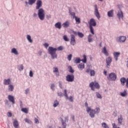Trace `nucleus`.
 <instances>
[{
  "label": "nucleus",
  "instance_id": "obj_9",
  "mask_svg": "<svg viewBox=\"0 0 128 128\" xmlns=\"http://www.w3.org/2000/svg\"><path fill=\"white\" fill-rule=\"evenodd\" d=\"M42 6V2L41 0H38L36 2V10H40V8Z\"/></svg>",
  "mask_w": 128,
  "mask_h": 128
},
{
  "label": "nucleus",
  "instance_id": "obj_31",
  "mask_svg": "<svg viewBox=\"0 0 128 128\" xmlns=\"http://www.w3.org/2000/svg\"><path fill=\"white\" fill-rule=\"evenodd\" d=\"M85 106L86 108V112H89L90 110V107L88 106V102H85Z\"/></svg>",
  "mask_w": 128,
  "mask_h": 128
},
{
  "label": "nucleus",
  "instance_id": "obj_30",
  "mask_svg": "<svg viewBox=\"0 0 128 128\" xmlns=\"http://www.w3.org/2000/svg\"><path fill=\"white\" fill-rule=\"evenodd\" d=\"M24 120L25 122H26L27 124H32V122L28 118H25L24 119Z\"/></svg>",
  "mask_w": 128,
  "mask_h": 128
},
{
  "label": "nucleus",
  "instance_id": "obj_37",
  "mask_svg": "<svg viewBox=\"0 0 128 128\" xmlns=\"http://www.w3.org/2000/svg\"><path fill=\"white\" fill-rule=\"evenodd\" d=\"M58 104H60V102H58V100H56L55 101H54V104L53 105V106L54 108H56V106H58Z\"/></svg>",
  "mask_w": 128,
  "mask_h": 128
},
{
  "label": "nucleus",
  "instance_id": "obj_15",
  "mask_svg": "<svg viewBox=\"0 0 128 128\" xmlns=\"http://www.w3.org/2000/svg\"><path fill=\"white\" fill-rule=\"evenodd\" d=\"M124 120V118H122V115H120L118 116V124L120 126H122V120Z\"/></svg>",
  "mask_w": 128,
  "mask_h": 128
},
{
  "label": "nucleus",
  "instance_id": "obj_1",
  "mask_svg": "<svg viewBox=\"0 0 128 128\" xmlns=\"http://www.w3.org/2000/svg\"><path fill=\"white\" fill-rule=\"evenodd\" d=\"M64 48L62 46H60L57 48H54L52 46H50L48 48V54H50L52 60L58 58V54H56V50H64Z\"/></svg>",
  "mask_w": 128,
  "mask_h": 128
},
{
  "label": "nucleus",
  "instance_id": "obj_50",
  "mask_svg": "<svg viewBox=\"0 0 128 128\" xmlns=\"http://www.w3.org/2000/svg\"><path fill=\"white\" fill-rule=\"evenodd\" d=\"M94 86L96 88H100V84H98V82L95 83Z\"/></svg>",
  "mask_w": 128,
  "mask_h": 128
},
{
  "label": "nucleus",
  "instance_id": "obj_19",
  "mask_svg": "<svg viewBox=\"0 0 128 128\" xmlns=\"http://www.w3.org/2000/svg\"><path fill=\"white\" fill-rule=\"evenodd\" d=\"M68 12H69V14L70 16H72L73 18H75L76 16V13H74V12H72V8H68Z\"/></svg>",
  "mask_w": 128,
  "mask_h": 128
},
{
  "label": "nucleus",
  "instance_id": "obj_47",
  "mask_svg": "<svg viewBox=\"0 0 128 128\" xmlns=\"http://www.w3.org/2000/svg\"><path fill=\"white\" fill-rule=\"evenodd\" d=\"M63 39L65 42H70V39H68V36L66 35L63 36Z\"/></svg>",
  "mask_w": 128,
  "mask_h": 128
},
{
  "label": "nucleus",
  "instance_id": "obj_54",
  "mask_svg": "<svg viewBox=\"0 0 128 128\" xmlns=\"http://www.w3.org/2000/svg\"><path fill=\"white\" fill-rule=\"evenodd\" d=\"M7 116L8 118H12V114L10 112H8L7 113Z\"/></svg>",
  "mask_w": 128,
  "mask_h": 128
},
{
  "label": "nucleus",
  "instance_id": "obj_27",
  "mask_svg": "<svg viewBox=\"0 0 128 128\" xmlns=\"http://www.w3.org/2000/svg\"><path fill=\"white\" fill-rule=\"evenodd\" d=\"M102 54H105V56H108V52L106 50V46L104 47L102 50Z\"/></svg>",
  "mask_w": 128,
  "mask_h": 128
},
{
  "label": "nucleus",
  "instance_id": "obj_58",
  "mask_svg": "<svg viewBox=\"0 0 128 128\" xmlns=\"http://www.w3.org/2000/svg\"><path fill=\"white\" fill-rule=\"evenodd\" d=\"M44 46H45L46 48H48V46H50V44H48V43H44Z\"/></svg>",
  "mask_w": 128,
  "mask_h": 128
},
{
  "label": "nucleus",
  "instance_id": "obj_25",
  "mask_svg": "<svg viewBox=\"0 0 128 128\" xmlns=\"http://www.w3.org/2000/svg\"><path fill=\"white\" fill-rule=\"evenodd\" d=\"M54 26L56 28L60 30L62 28V23L60 22H58L54 24Z\"/></svg>",
  "mask_w": 128,
  "mask_h": 128
},
{
  "label": "nucleus",
  "instance_id": "obj_41",
  "mask_svg": "<svg viewBox=\"0 0 128 128\" xmlns=\"http://www.w3.org/2000/svg\"><path fill=\"white\" fill-rule=\"evenodd\" d=\"M22 112H24L25 114H28V110L26 108H22L21 110Z\"/></svg>",
  "mask_w": 128,
  "mask_h": 128
},
{
  "label": "nucleus",
  "instance_id": "obj_44",
  "mask_svg": "<svg viewBox=\"0 0 128 128\" xmlns=\"http://www.w3.org/2000/svg\"><path fill=\"white\" fill-rule=\"evenodd\" d=\"M128 95V93L126 92V90H124V92L120 94L121 96H126Z\"/></svg>",
  "mask_w": 128,
  "mask_h": 128
},
{
  "label": "nucleus",
  "instance_id": "obj_18",
  "mask_svg": "<svg viewBox=\"0 0 128 128\" xmlns=\"http://www.w3.org/2000/svg\"><path fill=\"white\" fill-rule=\"evenodd\" d=\"M53 72L55 73L56 76H60V72L58 68H53Z\"/></svg>",
  "mask_w": 128,
  "mask_h": 128
},
{
  "label": "nucleus",
  "instance_id": "obj_5",
  "mask_svg": "<svg viewBox=\"0 0 128 128\" xmlns=\"http://www.w3.org/2000/svg\"><path fill=\"white\" fill-rule=\"evenodd\" d=\"M66 80L69 82H72L74 80V74H68L66 76Z\"/></svg>",
  "mask_w": 128,
  "mask_h": 128
},
{
  "label": "nucleus",
  "instance_id": "obj_26",
  "mask_svg": "<svg viewBox=\"0 0 128 128\" xmlns=\"http://www.w3.org/2000/svg\"><path fill=\"white\" fill-rule=\"evenodd\" d=\"M92 34H90L88 36V42H94V39H92Z\"/></svg>",
  "mask_w": 128,
  "mask_h": 128
},
{
  "label": "nucleus",
  "instance_id": "obj_38",
  "mask_svg": "<svg viewBox=\"0 0 128 128\" xmlns=\"http://www.w3.org/2000/svg\"><path fill=\"white\" fill-rule=\"evenodd\" d=\"M96 96L97 98H100V100L102 98V95L98 92H96Z\"/></svg>",
  "mask_w": 128,
  "mask_h": 128
},
{
  "label": "nucleus",
  "instance_id": "obj_60",
  "mask_svg": "<svg viewBox=\"0 0 128 128\" xmlns=\"http://www.w3.org/2000/svg\"><path fill=\"white\" fill-rule=\"evenodd\" d=\"M30 92V89L29 88H26L25 90V94H28Z\"/></svg>",
  "mask_w": 128,
  "mask_h": 128
},
{
  "label": "nucleus",
  "instance_id": "obj_61",
  "mask_svg": "<svg viewBox=\"0 0 128 128\" xmlns=\"http://www.w3.org/2000/svg\"><path fill=\"white\" fill-rule=\"evenodd\" d=\"M113 116H118V112H116V111H114L113 112Z\"/></svg>",
  "mask_w": 128,
  "mask_h": 128
},
{
  "label": "nucleus",
  "instance_id": "obj_57",
  "mask_svg": "<svg viewBox=\"0 0 128 128\" xmlns=\"http://www.w3.org/2000/svg\"><path fill=\"white\" fill-rule=\"evenodd\" d=\"M100 112V109L99 108H96V110H95V112H96V114H99Z\"/></svg>",
  "mask_w": 128,
  "mask_h": 128
},
{
  "label": "nucleus",
  "instance_id": "obj_29",
  "mask_svg": "<svg viewBox=\"0 0 128 128\" xmlns=\"http://www.w3.org/2000/svg\"><path fill=\"white\" fill-rule=\"evenodd\" d=\"M62 26L64 28H68L70 26V22L69 21H66L62 24Z\"/></svg>",
  "mask_w": 128,
  "mask_h": 128
},
{
  "label": "nucleus",
  "instance_id": "obj_3",
  "mask_svg": "<svg viewBox=\"0 0 128 128\" xmlns=\"http://www.w3.org/2000/svg\"><path fill=\"white\" fill-rule=\"evenodd\" d=\"M96 26V22L94 20V19L91 18L90 20V22H89V28L92 34H94V28H92V26Z\"/></svg>",
  "mask_w": 128,
  "mask_h": 128
},
{
  "label": "nucleus",
  "instance_id": "obj_10",
  "mask_svg": "<svg viewBox=\"0 0 128 128\" xmlns=\"http://www.w3.org/2000/svg\"><path fill=\"white\" fill-rule=\"evenodd\" d=\"M70 44L72 46H74L76 44V36L74 34L70 35Z\"/></svg>",
  "mask_w": 128,
  "mask_h": 128
},
{
  "label": "nucleus",
  "instance_id": "obj_6",
  "mask_svg": "<svg viewBox=\"0 0 128 128\" xmlns=\"http://www.w3.org/2000/svg\"><path fill=\"white\" fill-rule=\"evenodd\" d=\"M120 82L122 86H124L126 82V87L128 88V78L126 79L125 78L123 77L120 79Z\"/></svg>",
  "mask_w": 128,
  "mask_h": 128
},
{
  "label": "nucleus",
  "instance_id": "obj_2",
  "mask_svg": "<svg viewBox=\"0 0 128 128\" xmlns=\"http://www.w3.org/2000/svg\"><path fill=\"white\" fill-rule=\"evenodd\" d=\"M38 16L40 20H44L46 13H44V10L42 8H40L38 10Z\"/></svg>",
  "mask_w": 128,
  "mask_h": 128
},
{
  "label": "nucleus",
  "instance_id": "obj_62",
  "mask_svg": "<svg viewBox=\"0 0 128 128\" xmlns=\"http://www.w3.org/2000/svg\"><path fill=\"white\" fill-rule=\"evenodd\" d=\"M64 122H68V116H66L64 118Z\"/></svg>",
  "mask_w": 128,
  "mask_h": 128
},
{
  "label": "nucleus",
  "instance_id": "obj_11",
  "mask_svg": "<svg viewBox=\"0 0 128 128\" xmlns=\"http://www.w3.org/2000/svg\"><path fill=\"white\" fill-rule=\"evenodd\" d=\"M64 96L66 100H69L72 102H74V99L72 98V96H71L68 98V96L66 90H64Z\"/></svg>",
  "mask_w": 128,
  "mask_h": 128
},
{
  "label": "nucleus",
  "instance_id": "obj_42",
  "mask_svg": "<svg viewBox=\"0 0 128 128\" xmlns=\"http://www.w3.org/2000/svg\"><path fill=\"white\" fill-rule=\"evenodd\" d=\"M102 128H107L108 127V124L106 122H102Z\"/></svg>",
  "mask_w": 128,
  "mask_h": 128
},
{
  "label": "nucleus",
  "instance_id": "obj_45",
  "mask_svg": "<svg viewBox=\"0 0 128 128\" xmlns=\"http://www.w3.org/2000/svg\"><path fill=\"white\" fill-rule=\"evenodd\" d=\"M78 36H79V38H82L84 36V34L80 32H78Z\"/></svg>",
  "mask_w": 128,
  "mask_h": 128
},
{
  "label": "nucleus",
  "instance_id": "obj_13",
  "mask_svg": "<svg viewBox=\"0 0 128 128\" xmlns=\"http://www.w3.org/2000/svg\"><path fill=\"white\" fill-rule=\"evenodd\" d=\"M113 56H114V58L115 59L116 62H118V56H120V52H114L113 54Z\"/></svg>",
  "mask_w": 128,
  "mask_h": 128
},
{
  "label": "nucleus",
  "instance_id": "obj_35",
  "mask_svg": "<svg viewBox=\"0 0 128 128\" xmlns=\"http://www.w3.org/2000/svg\"><path fill=\"white\" fill-rule=\"evenodd\" d=\"M26 38H27L29 42H30V44H32V37L30 36V35H27Z\"/></svg>",
  "mask_w": 128,
  "mask_h": 128
},
{
  "label": "nucleus",
  "instance_id": "obj_39",
  "mask_svg": "<svg viewBox=\"0 0 128 128\" xmlns=\"http://www.w3.org/2000/svg\"><path fill=\"white\" fill-rule=\"evenodd\" d=\"M68 68L69 70V72H70L71 74H74V70L72 69V66H68Z\"/></svg>",
  "mask_w": 128,
  "mask_h": 128
},
{
  "label": "nucleus",
  "instance_id": "obj_17",
  "mask_svg": "<svg viewBox=\"0 0 128 128\" xmlns=\"http://www.w3.org/2000/svg\"><path fill=\"white\" fill-rule=\"evenodd\" d=\"M8 100H10L11 102L13 104H16V102H14V96L12 95H8Z\"/></svg>",
  "mask_w": 128,
  "mask_h": 128
},
{
  "label": "nucleus",
  "instance_id": "obj_23",
  "mask_svg": "<svg viewBox=\"0 0 128 128\" xmlns=\"http://www.w3.org/2000/svg\"><path fill=\"white\" fill-rule=\"evenodd\" d=\"M84 62H82L78 66V68L80 70H82L84 68Z\"/></svg>",
  "mask_w": 128,
  "mask_h": 128
},
{
  "label": "nucleus",
  "instance_id": "obj_43",
  "mask_svg": "<svg viewBox=\"0 0 128 128\" xmlns=\"http://www.w3.org/2000/svg\"><path fill=\"white\" fill-rule=\"evenodd\" d=\"M102 128H107L108 127V124L106 122H102Z\"/></svg>",
  "mask_w": 128,
  "mask_h": 128
},
{
  "label": "nucleus",
  "instance_id": "obj_8",
  "mask_svg": "<svg viewBox=\"0 0 128 128\" xmlns=\"http://www.w3.org/2000/svg\"><path fill=\"white\" fill-rule=\"evenodd\" d=\"M94 15L96 18H98V20H100V12H98V5L95 4L94 5Z\"/></svg>",
  "mask_w": 128,
  "mask_h": 128
},
{
  "label": "nucleus",
  "instance_id": "obj_55",
  "mask_svg": "<svg viewBox=\"0 0 128 128\" xmlns=\"http://www.w3.org/2000/svg\"><path fill=\"white\" fill-rule=\"evenodd\" d=\"M29 76L30 78H32V76H34V72H32V71L30 70Z\"/></svg>",
  "mask_w": 128,
  "mask_h": 128
},
{
  "label": "nucleus",
  "instance_id": "obj_20",
  "mask_svg": "<svg viewBox=\"0 0 128 128\" xmlns=\"http://www.w3.org/2000/svg\"><path fill=\"white\" fill-rule=\"evenodd\" d=\"M11 53L14 54L15 56H18V51L15 48H14L11 50Z\"/></svg>",
  "mask_w": 128,
  "mask_h": 128
},
{
  "label": "nucleus",
  "instance_id": "obj_22",
  "mask_svg": "<svg viewBox=\"0 0 128 128\" xmlns=\"http://www.w3.org/2000/svg\"><path fill=\"white\" fill-rule=\"evenodd\" d=\"M117 16L119 20L124 18V13H122V11L118 12L117 13Z\"/></svg>",
  "mask_w": 128,
  "mask_h": 128
},
{
  "label": "nucleus",
  "instance_id": "obj_52",
  "mask_svg": "<svg viewBox=\"0 0 128 128\" xmlns=\"http://www.w3.org/2000/svg\"><path fill=\"white\" fill-rule=\"evenodd\" d=\"M54 88H56V85L54 84H52L50 86L51 90H54Z\"/></svg>",
  "mask_w": 128,
  "mask_h": 128
},
{
  "label": "nucleus",
  "instance_id": "obj_14",
  "mask_svg": "<svg viewBox=\"0 0 128 128\" xmlns=\"http://www.w3.org/2000/svg\"><path fill=\"white\" fill-rule=\"evenodd\" d=\"M126 40V37L124 36H121L118 38V39L117 40V42H124Z\"/></svg>",
  "mask_w": 128,
  "mask_h": 128
},
{
  "label": "nucleus",
  "instance_id": "obj_34",
  "mask_svg": "<svg viewBox=\"0 0 128 128\" xmlns=\"http://www.w3.org/2000/svg\"><path fill=\"white\" fill-rule=\"evenodd\" d=\"M8 90L9 92H13L14 91V86L10 84L8 86Z\"/></svg>",
  "mask_w": 128,
  "mask_h": 128
},
{
  "label": "nucleus",
  "instance_id": "obj_64",
  "mask_svg": "<svg viewBox=\"0 0 128 128\" xmlns=\"http://www.w3.org/2000/svg\"><path fill=\"white\" fill-rule=\"evenodd\" d=\"M36 16H38V14H36V12H34L33 14V17L36 18Z\"/></svg>",
  "mask_w": 128,
  "mask_h": 128
},
{
  "label": "nucleus",
  "instance_id": "obj_49",
  "mask_svg": "<svg viewBox=\"0 0 128 128\" xmlns=\"http://www.w3.org/2000/svg\"><path fill=\"white\" fill-rule=\"evenodd\" d=\"M72 54H70L68 56V60H69V62H70L72 60Z\"/></svg>",
  "mask_w": 128,
  "mask_h": 128
},
{
  "label": "nucleus",
  "instance_id": "obj_46",
  "mask_svg": "<svg viewBox=\"0 0 128 128\" xmlns=\"http://www.w3.org/2000/svg\"><path fill=\"white\" fill-rule=\"evenodd\" d=\"M18 70H24V65L22 64H20V66H18Z\"/></svg>",
  "mask_w": 128,
  "mask_h": 128
},
{
  "label": "nucleus",
  "instance_id": "obj_56",
  "mask_svg": "<svg viewBox=\"0 0 128 128\" xmlns=\"http://www.w3.org/2000/svg\"><path fill=\"white\" fill-rule=\"evenodd\" d=\"M34 120L35 122V124H40V121H38V119L36 118H34Z\"/></svg>",
  "mask_w": 128,
  "mask_h": 128
},
{
  "label": "nucleus",
  "instance_id": "obj_40",
  "mask_svg": "<svg viewBox=\"0 0 128 128\" xmlns=\"http://www.w3.org/2000/svg\"><path fill=\"white\" fill-rule=\"evenodd\" d=\"M62 126L63 127V128H66V123L64 122V120H62ZM60 128H62L60 127Z\"/></svg>",
  "mask_w": 128,
  "mask_h": 128
},
{
  "label": "nucleus",
  "instance_id": "obj_21",
  "mask_svg": "<svg viewBox=\"0 0 128 128\" xmlns=\"http://www.w3.org/2000/svg\"><path fill=\"white\" fill-rule=\"evenodd\" d=\"M13 120H14V121L13 122V126L14 128H18L19 124L18 120H16V119H13Z\"/></svg>",
  "mask_w": 128,
  "mask_h": 128
},
{
  "label": "nucleus",
  "instance_id": "obj_32",
  "mask_svg": "<svg viewBox=\"0 0 128 128\" xmlns=\"http://www.w3.org/2000/svg\"><path fill=\"white\" fill-rule=\"evenodd\" d=\"M74 18L76 22V24H80V18L76 16Z\"/></svg>",
  "mask_w": 128,
  "mask_h": 128
},
{
  "label": "nucleus",
  "instance_id": "obj_4",
  "mask_svg": "<svg viewBox=\"0 0 128 128\" xmlns=\"http://www.w3.org/2000/svg\"><path fill=\"white\" fill-rule=\"evenodd\" d=\"M84 58L82 60H80V58H76V59L74 60V64H80V62H86V56L84 55L83 56Z\"/></svg>",
  "mask_w": 128,
  "mask_h": 128
},
{
  "label": "nucleus",
  "instance_id": "obj_63",
  "mask_svg": "<svg viewBox=\"0 0 128 128\" xmlns=\"http://www.w3.org/2000/svg\"><path fill=\"white\" fill-rule=\"evenodd\" d=\"M25 4H26L25 6H26L27 8H28V4H28V2L26 1V2H25Z\"/></svg>",
  "mask_w": 128,
  "mask_h": 128
},
{
  "label": "nucleus",
  "instance_id": "obj_59",
  "mask_svg": "<svg viewBox=\"0 0 128 128\" xmlns=\"http://www.w3.org/2000/svg\"><path fill=\"white\" fill-rule=\"evenodd\" d=\"M58 84H59V86L60 88H62V82L60 81L58 82Z\"/></svg>",
  "mask_w": 128,
  "mask_h": 128
},
{
  "label": "nucleus",
  "instance_id": "obj_36",
  "mask_svg": "<svg viewBox=\"0 0 128 128\" xmlns=\"http://www.w3.org/2000/svg\"><path fill=\"white\" fill-rule=\"evenodd\" d=\"M36 0H28V4L30 6H32L34 4H36Z\"/></svg>",
  "mask_w": 128,
  "mask_h": 128
},
{
  "label": "nucleus",
  "instance_id": "obj_51",
  "mask_svg": "<svg viewBox=\"0 0 128 128\" xmlns=\"http://www.w3.org/2000/svg\"><path fill=\"white\" fill-rule=\"evenodd\" d=\"M46 19L50 20V18H52V15L51 14H47L46 15Z\"/></svg>",
  "mask_w": 128,
  "mask_h": 128
},
{
  "label": "nucleus",
  "instance_id": "obj_24",
  "mask_svg": "<svg viewBox=\"0 0 128 128\" xmlns=\"http://www.w3.org/2000/svg\"><path fill=\"white\" fill-rule=\"evenodd\" d=\"M4 84L5 86H8V84H10V79H4Z\"/></svg>",
  "mask_w": 128,
  "mask_h": 128
},
{
  "label": "nucleus",
  "instance_id": "obj_33",
  "mask_svg": "<svg viewBox=\"0 0 128 128\" xmlns=\"http://www.w3.org/2000/svg\"><path fill=\"white\" fill-rule=\"evenodd\" d=\"M94 82H92L90 84V87L91 88V90H94Z\"/></svg>",
  "mask_w": 128,
  "mask_h": 128
},
{
  "label": "nucleus",
  "instance_id": "obj_28",
  "mask_svg": "<svg viewBox=\"0 0 128 128\" xmlns=\"http://www.w3.org/2000/svg\"><path fill=\"white\" fill-rule=\"evenodd\" d=\"M108 18H112L114 16V10H110L108 12Z\"/></svg>",
  "mask_w": 128,
  "mask_h": 128
},
{
  "label": "nucleus",
  "instance_id": "obj_53",
  "mask_svg": "<svg viewBox=\"0 0 128 128\" xmlns=\"http://www.w3.org/2000/svg\"><path fill=\"white\" fill-rule=\"evenodd\" d=\"M58 96H60V98H62V96H64V94H62V92H58Z\"/></svg>",
  "mask_w": 128,
  "mask_h": 128
},
{
  "label": "nucleus",
  "instance_id": "obj_12",
  "mask_svg": "<svg viewBox=\"0 0 128 128\" xmlns=\"http://www.w3.org/2000/svg\"><path fill=\"white\" fill-rule=\"evenodd\" d=\"M90 114V118H94V114H96V110H92V108H90V110H89Z\"/></svg>",
  "mask_w": 128,
  "mask_h": 128
},
{
  "label": "nucleus",
  "instance_id": "obj_48",
  "mask_svg": "<svg viewBox=\"0 0 128 128\" xmlns=\"http://www.w3.org/2000/svg\"><path fill=\"white\" fill-rule=\"evenodd\" d=\"M90 74L91 76H94V74H96V73L94 72V70H90Z\"/></svg>",
  "mask_w": 128,
  "mask_h": 128
},
{
  "label": "nucleus",
  "instance_id": "obj_7",
  "mask_svg": "<svg viewBox=\"0 0 128 128\" xmlns=\"http://www.w3.org/2000/svg\"><path fill=\"white\" fill-rule=\"evenodd\" d=\"M108 78L109 80H116V74L114 72L110 73Z\"/></svg>",
  "mask_w": 128,
  "mask_h": 128
},
{
  "label": "nucleus",
  "instance_id": "obj_16",
  "mask_svg": "<svg viewBox=\"0 0 128 128\" xmlns=\"http://www.w3.org/2000/svg\"><path fill=\"white\" fill-rule=\"evenodd\" d=\"M112 57H108L106 58V64H107V68H108V66H110V64H112Z\"/></svg>",
  "mask_w": 128,
  "mask_h": 128
}]
</instances>
